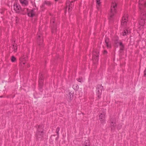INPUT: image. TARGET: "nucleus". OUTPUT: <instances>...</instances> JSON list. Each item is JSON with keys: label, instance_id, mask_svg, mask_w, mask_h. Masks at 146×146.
<instances>
[{"label": "nucleus", "instance_id": "f257e3e1", "mask_svg": "<svg viewBox=\"0 0 146 146\" xmlns=\"http://www.w3.org/2000/svg\"><path fill=\"white\" fill-rule=\"evenodd\" d=\"M143 0H139V7L142 15L141 19L139 22V25L143 26L146 23V2L143 1Z\"/></svg>", "mask_w": 146, "mask_h": 146}, {"label": "nucleus", "instance_id": "f03ea898", "mask_svg": "<svg viewBox=\"0 0 146 146\" xmlns=\"http://www.w3.org/2000/svg\"><path fill=\"white\" fill-rule=\"evenodd\" d=\"M43 128V126L42 125L38 126L36 133V138L37 140H41L43 137L44 132Z\"/></svg>", "mask_w": 146, "mask_h": 146}, {"label": "nucleus", "instance_id": "7ed1b4c3", "mask_svg": "<svg viewBox=\"0 0 146 146\" xmlns=\"http://www.w3.org/2000/svg\"><path fill=\"white\" fill-rule=\"evenodd\" d=\"M117 8V4L116 3L112 2L111 7V10L110 14L109 19L110 20L112 19V18L114 15L116 13V8Z\"/></svg>", "mask_w": 146, "mask_h": 146}, {"label": "nucleus", "instance_id": "20e7f679", "mask_svg": "<svg viewBox=\"0 0 146 146\" xmlns=\"http://www.w3.org/2000/svg\"><path fill=\"white\" fill-rule=\"evenodd\" d=\"M99 51L94 50L93 53V60L94 64H96L98 60Z\"/></svg>", "mask_w": 146, "mask_h": 146}, {"label": "nucleus", "instance_id": "39448f33", "mask_svg": "<svg viewBox=\"0 0 146 146\" xmlns=\"http://www.w3.org/2000/svg\"><path fill=\"white\" fill-rule=\"evenodd\" d=\"M103 87L101 85H98L97 87V93L98 95V97L100 98V96L101 95Z\"/></svg>", "mask_w": 146, "mask_h": 146}, {"label": "nucleus", "instance_id": "423d86ee", "mask_svg": "<svg viewBox=\"0 0 146 146\" xmlns=\"http://www.w3.org/2000/svg\"><path fill=\"white\" fill-rule=\"evenodd\" d=\"M127 15L125 14L122 18L121 21V25L123 26H125L127 24Z\"/></svg>", "mask_w": 146, "mask_h": 146}, {"label": "nucleus", "instance_id": "0eeeda50", "mask_svg": "<svg viewBox=\"0 0 146 146\" xmlns=\"http://www.w3.org/2000/svg\"><path fill=\"white\" fill-rule=\"evenodd\" d=\"M27 58L26 56H24L20 58L19 59L20 64L23 67V65L25 64V61Z\"/></svg>", "mask_w": 146, "mask_h": 146}, {"label": "nucleus", "instance_id": "6e6552de", "mask_svg": "<svg viewBox=\"0 0 146 146\" xmlns=\"http://www.w3.org/2000/svg\"><path fill=\"white\" fill-rule=\"evenodd\" d=\"M40 30H39V32L38 34V43L39 45L40 46H41L42 44L43 40H42V37L41 36V34L40 33Z\"/></svg>", "mask_w": 146, "mask_h": 146}, {"label": "nucleus", "instance_id": "1a4fd4ad", "mask_svg": "<svg viewBox=\"0 0 146 146\" xmlns=\"http://www.w3.org/2000/svg\"><path fill=\"white\" fill-rule=\"evenodd\" d=\"M37 11V9L35 8H34L32 9L30 11L28 12V15L29 17H32L35 15V13Z\"/></svg>", "mask_w": 146, "mask_h": 146}, {"label": "nucleus", "instance_id": "9d476101", "mask_svg": "<svg viewBox=\"0 0 146 146\" xmlns=\"http://www.w3.org/2000/svg\"><path fill=\"white\" fill-rule=\"evenodd\" d=\"M105 113L103 111L99 115V118L101 122L103 123L105 119Z\"/></svg>", "mask_w": 146, "mask_h": 146}, {"label": "nucleus", "instance_id": "9b49d317", "mask_svg": "<svg viewBox=\"0 0 146 146\" xmlns=\"http://www.w3.org/2000/svg\"><path fill=\"white\" fill-rule=\"evenodd\" d=\"M39 78V85L40 88V90H41V88H42V86L43 81V77L42 74L41 73L40 74Z\"/></svg>", "mask_w": 146, "mask_h": 146}, {"label": "nucleus", "instance_id": "f8f14e48", "mask_svg": "<svg viewBox=\"0 0 146 146\" xmlns=\"http://www.w3.org/2000/svg\"><path fill=\"white\" fill-rule=\"evenodd\" d=\"M14 9L15 11H16L17 13H19L21 9L20 6L17 4L14 5Z\"/></svg>", "mask_w": 146, "mask_h": 146}, {"label": "nucleus", "instance_id": "ddd939ff", "mask_svg": "<svg viewBox=\"0 0 146 146\" xmlns=\"http://www.w3.org/2000/svg\"><path fill=\"white\" fill-rule=\"evenodd\" d=\"M110 122L111 123V129L113 130L114 129L115 127L116 126V123L115 122V121L114 119H111L110 120Z\"/></svg>", "mask_w": 146, "mask_h": 146}, {"label": "nucleus", "instance_id": "4468645a", "mask_svg": "<svg viewBox=\"0 0 146 146\" xmlns=\"http://www.w3.org/2000/svg\"><path fill=\"white\" fill-rule=\"evenodd\" d=\"M118 38H117L115 39V40H114V42L116 44H119V45L121 47V49H122V48H123V45L122 43V42H118Z\"/></svg>", "mask_w": 146, "mask_h": 146}, {"label": "nucleus", "instance_id": "2eb2a0df", "mask_svg": "<svg viewBox=\"0 0 146 146\" xmlns=\"http://www.w3.org/2000/svg\"><path fill=\"white\" fill-rule=\"evenodd\" d=\"M20 2L21 4L24 6L26 5L28 3L27 0H20Z\"/></svg>", "mask_w": 146, "mask_h": 146}, {"label": "nucleus", "instance_id": "dca6fc26", "mask_svg": "<svg viewBox=\"0 0 146 146\" xmlns=\"http://www.w3.org/2000/svg\"><path fill=\"white\" fill-rule=\"evenodd\" d=\"M109 39L108 38H106L105 40V42L106 44V46L108 48L110 47V44L109 43Z\"/></svg>", "mask_w": 146, "mask_h": 146}, {"label": "nucleus", "instance_id": "f3484780", "mask_svg": "<svg viewBox=\"0 0 146 146\" xmlns=\"http://www.w3.org/2000/svg\"><path fill=\"white\" fill-rule=\"evenodd\" d=\"M13 46L11 48L13 49V51L14 52H16L17 49V44H15V43L14 44L13 43Z\"/></svg>", "mask_w": 146, "mask_h": 146}, {"label": "nucleus", "instance_id": "a211bd4d", "mask_svg": "<svg viewBox=\"0 0 146 146\" xmlns=\"http://www.w3.org/2000/svg\"><path fill=\"white\" fill-rule=\"evenodd\" d=\"M100 0H96V3L97 4V7L98 10L99 9L101 5Z\"/></svg>", "mask_w": 146, "mask_h": 146}, {"label": "nucleus", "instance_id": "6ab92c4d", "mask_svg": "<svg viewBox=\"0 0 146 146\" xmlns=\"http://www.w3.org/2000/svg\"><path fill=\"white\" fill-rule=\"evenodd\" d=\"M130 32L129 31H128L127 29H126L124 30L123 32V36H125L127 35V34L128 33Z\"/></svg>", "mask_w": 146, "mask_h": 146}, {"label": "nucleus", "instance_id": "aec40b11", "mask_svg": "<svg viewBox=\"0 0 146 146\" xmlns=\"http://www.w3.org/2000/svg\"><path fill=\"white\" fill-rule=\"evenodd\" d=\"M73 2V1H72L71 2H68V4L69 6V8L68 10L69 11H70L71 10V8H72V3Z\"/></svg>", "mask_w": 146, "mask_h": 146}, {"label": "nucleus", "instance_id": "412c9836", "mask_svg": "<svg viewBox=\"0 0 146 146\" xmlns=\"http://www.w3.org/2000/svg\"><path fill=\"white\" fill-rule=\"evenodd\" d=\"M83 146H90V142L88 140H86L84 143Z\"/></svg>", "mask_w": 146, "mask_h": 146}, {"label": "nucleus", "instance_id": "4be33fe9", "mask_svg": "<svg viewBox=\"0 0 146 146\" xmlns=\"http://www.w3.org/2000/svg\"><path fill=\"white\" fill-rule=\"evenodd\" d=\"M11 60L12 62H14L15 61L16 58L14 56H13L11 57Z\"/></svg>", "mask_w": 146, "mask_h": 146}, {"label": "nucleus", "instance_id": "5701e85b", "mask_svg": "<svg viewBox=\"0 0 146 146\" xmlns=\"http://www.w3.org/2000/svg\"><path fill=\"white\" fill-rule=\"evenodd\" d=\"M59 131H60V128L59 127H58L56 128V133L58 136L59 135Z\"/></svg>", "mask_w": 146, "mask_h": 146}, {"label": "nucleus", "instance_id": "b1692460", "mask_svg": "<svg viewBox=\"0 0 146 146\" xmlns=\"http://www.w3.org/2000/svg\"><path fill=\"white\" fill-rule=\"evenodd\" d=\"M44 3L45 4H46L47 5H50V3L49 1H45L44 2Z\"/></svg>", "mask_w": 146, "mask_h": 146}, {"label": "nucleus", "instance_id": "393cba45", "mask_svg": "<svg viewBox=\"0 0 146 146\" xmlns=\"http://www.w3.org/2000/svg\"><path fill=\"white\" fill-rule=\"evenodd\" d=\"M77 80L78 82H82L83 81L82 79V78H79L78 79H77Z\"/></svg>", "mask_w": 146, "mask_h": 146}, {"label": "nucleus", "instance_id": "a878e982", "mask_svg": "<svg viewBox=\"0 0 146 146\" xmlns=\"http://www.w3.org/2000/svg\"><path fill=\"white\" fill-rule=\"evenodd\" d=\"M55 22V20L54 18L52 19L51 20L50 23H54Z\"/></svg>", "mask_w": 146, "mask_h": 146}, {"label": "nucleus", "instance_id": "bb28decb", "mask_svg": "<svg viewBox=\"0 0 146 146\" xmlns=\"http://www.w3.org/2000/svg\"><path fill=\"white\" fill-rule=\"evenodd\" d=\"M56 30V29L55 27L53 28L52 29V32L53 33H54Z\"/></svg>", "mask_w": 146, "mask_h": 146}, {"label": "nucleus", "instance_id": "cd10ccee", "mask_svg": "<svg viewBox=\"0 0 146 146\" xmlns=\"http://www.w3.org/2000/svg\"><path fill=\"white\" fill-rule=\"evenodd\" d=\"M144 76H146V68H145V70L144 71Z\"/></svg>", "mask_w": 146, "mask_h": 146}, {"label": "nucleus", "instance_id": "c85d7f7f", "mask_svg": "<svg viewBox=\"0 0 146 146\" xmlns=\"http://www.w3.org/2000/svg\"><path fill=\"white\" fill-rule=\"evenodd\" d=\"M107 53V51L106 50H104V54H106Z\"/></svg>", "mask_w": 146, "mask_h": 146}, {"label": "nucleus", "instance_id": "c756f323", "mask_svg": "<svg viewBox=\"0 0 146 146\" xmlns=\"http://www.w3.org/2000/svg\"><path fill=\"white\" fill-rule=\"evenodd\" d=\"M69 95H70V98H71V95H70V93Z\"/></svg>", "mask_w": 146, "mask_h": 146}, {"label": "nucleus", "instance_id": "7c9ffc66", "mask_svg": "<svg viewBox=\"0 0 146 146\" xmlns=\"http://www.w3.org/2000/svg\"><path fill=\"white\" fill-rule=\"evenodd\" d=\"M29 67V65H28L27 67Z\"/></svg>", "mask_w": 146, "mask_h": 146}, {"label": "nucleus", "instance_id": "2f4dec72", "mask_svg": "<svg viewBox=\"0 0 146 146\" xmlns=\"http://www.w3.org/2000/svg\"><path fill=\"white\" fill-rule=\"evenodd\" d=\"M118 128L119 129H120V127H118Z\"/></svg>", "mask_w": 146, "mask_h": 146}, {"label": "nucleus", "instance_id": "473e14b6", "mask_svg": "<svg viewBox=\"0 0 146 146\" xmlns=\"http://www.w3.org/2000/svg\"><path fill=\"white\" fill-rule=\"evenodd\" d=\"M58 1V0H55V1Z\"/></svg>", "mask_w": 146, "mask_h": 146}]
</instances>
